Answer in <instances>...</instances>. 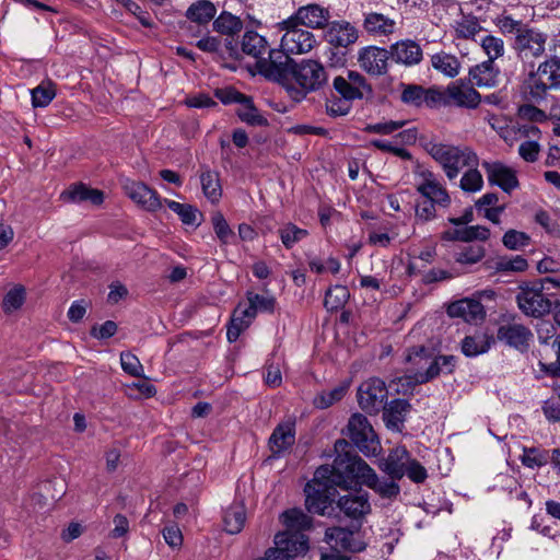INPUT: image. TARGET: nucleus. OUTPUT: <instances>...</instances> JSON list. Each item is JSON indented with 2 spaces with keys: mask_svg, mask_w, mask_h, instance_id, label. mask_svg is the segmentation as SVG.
<instances>
[{
  "mask_svg": "<svg viewBox=\"0 0 560 560\" xmlns=\"http://www.w3.org/2000/svg\"><path fill=\"white\" fill-rule=\"evenodd\" d=\"M481 47L488 56L489 60H495L503 55V40L499 37L487 35L481 40Z\"/></svg>",
  "mask_w": 560,
  "mask_h": 560,
  "instance_id": "60",
  "label": "nucleus"
},
{
  "mask_svg": "<svg viewBox=\"0 0 560 560\" xmlns=\"http://www.w3.org/2000/svg\"><path fill=\"white\" fill-rule=\"evenodd\" d=\"M424 150L439 163L446 177L453 180L464 167L478 165V156L469 147L446 144L436 141H428Z\"/></svg>",
  "mask_w": 560,
  "mask_h": 560,
  "instance_id": "2",
  "label": "nucleus"
},
{
  "mask_svg": "<svg viewBox=\"0 0 560 560\" xmlns=\"http://www.w3.org/2000/svg\"><path fill=\"white\" fill-rule=\"evenodd\" d=\"M503 245L510 250H520L530 243V236L517 230H509L502 237Z\"/></svg>",
  "mask_w": 560,
  "mask_h": 560,
  "instance_id": "51",
  "label": "nucleus"
},
{
  "mask_svg": "<svg viewBox=\"0 0 560 560\" xmlns=\"http://www.w3.org/2000/svg\"><path fill=\"white\" fill-rule=\"evenodd\" d=\"M546 37L533 30H523L515 37V48L526 57H538L545 51Z\"/></svg>",
  "mask_w": 560,
  "mask_h": 560,
  "instance_id": "27",
  "label": "nucleus"
},
{
  "mask_svg": "<svg viewBox=\"0 0 560 560\" xmlns=\"http://www.w3.org/2000/svg\"><path fill=\"white\" fill-rule=\"evenodd\" d=\"M366 476L363 485L373 490L381 499L387 500L390 503L399 497L401 489L398 481L400 479L386 475L380 477L373 468H371Z\"/></svg>",
  "mask_w": 560,
  "mask_h": 560,
  "instance_id": "21",
  "label": "nucleus"
},
{
  "mask_svg": "<svg viewBox=\"0 0 560 560\" xmlns=\"http://www.w3.org/2000/svg\"><path fill=\"white\" fill-rule=\"evenodd\" d=\"M346 393H347L346 386H342V385L336 386L335 388H332L328 392H323V393L318 394L314 398V405L317 408L326 409V408L330 407L331 405H334L335 402L341 400L343 398V396L346 395Z\"/></svg>",
  "mask_w": 560,
  "mask_h": 560,
  "instance_id": "52",
  "label": "nucleus"
},
{
  "mask_svg": "<svg viewBox=\"0 0 560 560\" xmlns=\"http://www.w3.org/2000/svg\"><path fill=\"white\" fill-rule=\"evenodd\" d=\"M517 289L515 301L525 316L541 318L551 312L553 305L551 294L542 289L540 281H523Z\"/></svg>",
  "mask_w": 560,
  "mask_h": 560,
  "instance_id": "4",
  "label": "nucleus"
},
{
  "mask_svg": "<svg viewBox=\"0 0 560 560\" xmlns=\"http://www.w3.org/2000/svg\"><path fill=\"white\" fill-rule=\"evenodd\" d=\"M248 304L240 303L236 306V314H243V318L253 320L257 313H273L276 299L271 295H261L254 292H247Z\"/></svg>",
  "mask_w": 560,
  "mask_h": 560,
  "instance_id": "23",
  "label": "nucleus"
},
{
  "mask_svg": "<svg viewBox=\"0 0 560 560\" xmlns=\"http://www.w3.org/2000/svg\"><path fill=\"white\" fill-rule=\"evenodd\" d=\"M217 13L215 5L209 0H199L187 9L186 16L198 24L209 23Z\"/></svg>",
  "mask_w": 560,
  "mask_h": 560,
  "instance_id": "37",
  "label": "nucleus"
},
{
  "mask_svg": "<svg viewBox=\"0 0 560 560\" xmlns=\"http://www.w3.org/2000/svg\"><path fill=\"white\" fill-rule=\"evenodd\" d=\"M327 27L325 38L335 47L347 48L358 39L357 28L347 21H332Z\"/></svg>",
  "mask_w": 560,
  "mask_h": 560,
  "instance_id": "22",
  "label": "nucleus"
},
{
  "mask_svg": "<svg viewBox=\"0 0 560 560\" xmlns=\"http://www.w3.org/2000/svg\"><path fill=\"white\" fill-rule=\"evenodd\" d=\"M328 474L327 467H318L313 479L304 487L305 508L310 513L322 516L334 515L338 491L337 487L328 480Z\"/></svg>",
  "mask_w": 560,
  "mask_h": 560,
  "instance_id": "3",
  "label": "nucleus"
},
{
  "mask_svg": "<svg viewBox=\"0 0 560 560\" xmlns=\"http://www.w3.org/2000/svg\"><path fill=\"white\" fill-rule=\"evenodd\" d=\"M483 179L477 166L469 167L460 178L459 187L467 192H475L482 188Z\"/></svg>",
  "mask_w": 560,
  "mask_h": 560,
  "instance_id": "55",
  "label": "nucleus"
},
{
  "mask_svg": "<svg viewBox=\"0 0 560 560\" xmlns=\"http://www.w3.org/2000/svg\"><path fill=\"white\" fill-rule=\"evenodd\" d=\"M517 116L522 120L532 122H544L547 120L546 113L533 104L521 105L517 109Z\"/></svg>",
  "mask_w": 560,
  "mask_h": 560,
  "instance_id": "64",
  "label": "nucleus"
},
{
  "mask_svg": "<svg viewBox=\"0 0 560 560\" xmlns=\"http://www.w3.org/2000/svg\"><path fill=\"white\" fill-rule=\"evenodd\" d=\"M217 98L224 105L243 104L247 102V95L238 92L236 89L229 86L224 89H217L214 92Z\"/></svg>",
  "mask_w": 560,
  "mask_h": 560,
  "instance_id": "63",
  "label": "nucleus"
},
{
  "mask_svg": "<svg viewBox=\"0 0 560 560\" xmlns=\"http://www.w3.org/2000/svg\"><path fill=\"white\" fill-rule=\"evenodd\" d=\"M357 530V528L351 530L340 526L329 527L325 532V540L337 550L341 549L352 553L362 552L366 549V542L355 535Z\"/></svg>",
  "mask_w": 560,
  "mask_h": 560,
  "instance_id": "13",
  "label": "nucleus"
},
{
  "mask_svg": "<svg viewBox=\"0 0 560 560\" xmlns=\"http://www.w3.org/2000/svg\"><path fill=\"white\" fill-rule=\"evenodd\" d=\"M166 206L175 212L180 221L186 225H199L198 217H201L199 210L189 203H180L174 200L164 199Z\"/></svg>",
  "mask_w": 560,
  "mask_h": 560,
  "instance_id": "42",
  "label": "nucleus"
},
{
  "mask_svg": "<svg viewBox=\"0 0 560 560\" xmlns=\"http://www.w3.org/2000/svg\"><path fill=\"white\" fill-rule=\"evenodd\" d=\"M520 460L526 468L535 469L552 465V450L540 446L524 447Z\"/></svg>",
  "mask_w": 560,
  "mask_h": 560,
  "instance_id": "34",
  "label": "nucleus"
},
{
  "mask_svg": "<svg viewBox=\"0 0 560 560\" xmlns=\"http://www.w3.org/2000/svg\"><path fill=\"white\" fill-rule=\"evenodd\" d=\"M411 404L401 398H395L389 402H385L381 409L383 411V421L386 428L394 432H401L407 415L411 411Z\"/></svg>",
  "mask_w": 560,
  "mask_h": 560,
  "instance_id": "20",
  "label": "nucleus"
},
{
  "mask_svg": "<svg viewBox=\"0 0 560 560\" xmlns=\"http://www.w3.org/2000/svg\"><path fill=\"white\" fill-rule=\"evenodd\" d=\"M486 269L493 270L495 273L524 272L528 269V261L521 255L500 256L495 260H487Z\"/></svg>",
  "mask_w": 560,
  "mask_h": 560,
  "instance_id": "32",
  "label": "nucleus"
},
{
  "mask_svg": "<svg viewBox=\"0 0 560 560\" xmlns=\"http://www.w3.org/2000/svg\"><path fill=\"white\" fill-rule=\"evenodd\" d=\"M402 92L400 101L409 106L421 107L423 105L424 88L418 84H400Z\"/></svg>",
  "mask_w": 560,
  "mask_h": 560,
  "instance_id": "50",
  "label": "nucleus"
},
{
  "mask_svg": "<svg viewBox=\"0 0 560 560\" xmlns=\"http://www.w3.org/2000/svg\"><path fill=\"white\" fill-rule=\"evenodd\" d=\"M201 188L203 195L211 201L217 202L222 196L219 174L207 168L200 175Z\"/></svg>",
  "mask_w": 560,
  "mask_h": 560,
  "instance_id": "41",
  "label": "nucleus"
},
{
  "mask_svg": "<svg viewBox=\"0 0 560 560\" xmlns=\"http://www.w3.org/2000/svg\"><path fill=\"white\" fill-rule=\"evenodd\" d=\"M330 13L328 9L323 8L317 3H310L300 7L294 14L287 20L283 24L293 27L295 24L304 25L308 28H325L329 24Z\"/></svg>",
  "mask_w": 560,
  "mask_h": 560,
  "instance_id": "11",
  "label": "nucleus"
},
{
  "mask_svg": "<svg viewBox=\"0 0 560 560\" xmlns=\"http://www.w3.org/2000/svg\"><path fill=\"white\" fill-rule=\"evenodd\" d=\"M211 223L214 230V233L221 244L226 245L230 243V240L234 237V232L230 228L228 221L221 212H215L211 218Z\"/></svg>",
  "mask_w": 560,
  "mask_h": 560,
  "instance_id": "53",
  "label": "nucleus"
},
{
  "mask_svg": "<svg viewBox=\"0 0 560 560\" xmlns=\"http://www.w3.org/2000/svg\"><path fill=\"white\" fill-rule=\"evenodd\" d=\"M269 49L266 38L255 31H247L241 40V50L259 61Z\"/></svg>",
  "mask_w": 560,
  "mask_h": 560,
  "instance_id": "33",
  "label": "nucleus"
},
{
  "mask_svg": "<svg viewBox=\"0 0 560 560\" xmlns=\"http://www.w3.org/2000/svg\"><path fill=\"white\" fill-rule=\"evenodd\" d=\"M553 88L539 69L536 73H532L525 83L524 98L530 103H540L546 100L547 92Z\"/></svg>",
  "mask_w": 560,
  "mask_h": 560,
  "instance_id": "31",
  "label": "nucleus"
},
{
  "mask_svg": "<svg viewBox=\"0 0 560 560\" xmlns=\"http://www.w3.org/2000/svg\"><path fill=\"white\" fill-rule=\"evenodd\" d=\"M485 255L486 249L482 245L470 244L455 254V261L460 265H474L480 261Z\"/></svg>",
  "mask_w": 560,
  "mask_h": 560,
  "instance_id": "48",
  "label": "nucleus"
},
{
  "mask_svg": "<svg viewBox=\"0 0 560 560\" xmlns=\"http://www.w3.org/2000/svg\"><path fill=\"white\" fill-rule=\"evenodd\" d=\"M332 88L337 94L346 101H357L364 97V93L352 83L343 79L342 75H336L332 79Z\"/></svg>",
  "mask_w": 560,
  "mask_h": 560,
  "instance_id": "46",
  "label": "nucleus"
},
{
  "mask_svg": "<svg viewBox=\"0 0 560 560\" xmlns=\"http://www.w3.org/2000/svg\"><path fill=\"white\" fill-rule=\"evenodd\" d=\"M25 301V289L22 285H16L9 290L2 301V308L5 313H11L19 310Z\"/></svg>",
  "mask_w": 560,
  "mask_h": 560,
  "instance_id": "54",
  "label": "nucleus"
},
{
  "mask_svg": "<svg viewBox=\"0 0 560 560\" xmlns=\"http://www.w3.org/2000/svg\"><path fill=\"white\" fill-rule=\"evenodd\" d=\"M493 337L478 331L466 336L460 343L462 352L467 358H475L489 351L493 343Z\"/></svg>",
  "mask_w": 560,
  "mask_h": 560,
  "instance_id": "30",
  "label": "nucleus"
},
{
  "mask_svg": "<svg viewBox=\"0 0 560 560\" xmlns=\"http://www.w3.org/2000/svg\"><path fill=\"white\" fill-rule=\"evenodd\" d=\"M242 28L243 22L241 19L230 12H222L213 21V30L220 34L233 36L234 34L241 32Z\"/></svg>",
  "mask_w": 560,
  "mask_h": 560,
  "instance_id": "43",
  "label": "nucleus"
},
{
  "mask_svg": "<svg viewBox=\"0 0 560 560\" xmlns=\"http://www.w3.org/2000/svg\"><path fill=\"white\" fill-rule=\"evenodd\" d=\"M245 521L246 512L244 505L241 503H233L224 511L223 525L228 534H238L243 529Z\"/></svg>",
  "mask_w": 560,
  "mask_h": 560,
  "instance_id": "35",
  "label": "nucleus"
},
{
  "mask_svg": "<svg viewBox=\"0 0 560 560\" xmlns=\"http://www.w3.org/2000/svg\"><path fill=\"white\" fill-rule=\"evenodd\" d=\"M446 97L448 106L469 109L477 108L482 101L480 93L462 80L452 82L447 85Z\"/></svg>",
  "mask_w": 560,
  "mask_h": 560,
  "instance_id": "16",
  "label": "nucleus"
},
{
  "mask_svg": "<svg viewBox=\"0 0 560 560\" xmlns=\"http://www.w3.org/2000/svg\"><path fill=\"white\" fill-rule=\"evenodd\" d=\"M295 443V420L280 422L272 431L269 438V450L272 457H280L285 451Z\"/></svg>",
  "mask_w": 560,
  "mask_h": 560,
  "instance_id": "19",
  "label": "nucleus"
},
{
  "mask_svg": "<svg viewBox=\"0 0 560 560\" xmlns=\"http://www.w3.org/2000/svg\"><path fill=\"white\" fill-rule=\"evenodd\" d=\"M431 62L434 69L450 78L458 74L459 61L455 56L445 52L435 54L432 56Z\"/></svg>",
  "mask_w": 560,
  "mask_h": 560,
  "instance_id": "45",
  "label": "nucleus"
},
{
  "mask_svg": "<svg viewBox=\"0 0 560 560\" xmlns=\"http://www.w3.org/2000/svg\"><path fill=\"white\" fill-rule=\"evenodd\" d=\"M119 4H121L128 12L133 14L140 24L144 27H152L153 22L151 15L148 11L143 10L138 3L133 0H117Z\"/></svg>",
  "mask_w": 560,
  "mask_h": 560,
  "instance_id": "61",
  "label": "nucleus"
},
{
  "mask_svg": "<svg viewBox=\"0 0 560 560\" xmlns=\"http://www.w3.org/2000/svg\"><path fill=\"white\" fill-rule=\"evenodd\" d=\"M482 167L486 171L488 182L491 185L499 186L504 192L511 194L520 186L515 171L503 163L483 162Z\"/></svg>",
  "mask_w": 560,
  "mask_h": 560,
  "instance_id": "17",
  "label": "nucleus"
},
{
  "mask_svg": "<svg viewBox=\"0 0 560 560\" xmlns=\"http://www.w3.org/2000/svg\"><path fill=\"white\" fill-rule=\"evenodd\" d=\"M423 105L430 108L448 106L446 89L440 90L438 88H424Z\"/></svg>",
  "mask_w": 560,
  "mask_h": 560,
  "instance_id": "62",
  "label": "nucleus"
},
{
  "mask_svg": "<svg viewBox=\"0 0 560 560\" xmlns=\"http://www.w3.org/2000/svg\"><path fill=\"white\" fill-rule=\"evenodd\" d=\"M120 364L124 372L135 377H143V366L140 360L130 352H121Z\"/></svg>",
  "mask_w": 560,
  "mask_h": 560,
  "instance_id": "59",
  "label": "nucleus"
},
{
  "mask_svg": "<svg viewBox=\"0 0 560 560\" xmlns=\"http://www.w3.org/2000/svg\"><path fill=\"white\" fill-rule=\"evenodd\" d=\"M336 457L332 465H322L328 468V480L341 489H351L363 485L371 466L362 459L345 439L335 442Z\"/></svg>",
  "mask_w": 560,
  "mask_h": 560,
  "instance_id": "1",
  "label": "nucleus"
},
{
  "mask_svg": "<svg viewBox=\"0 0 560 560\" xmlns=\"http://www.w3.org/2000/svg\"><path fill=\"white\" fill-rule=\"evenodd\" d=\"M348 436L351 442L365 455H376L381 445L378 438L368 418L362 413H354L348 421Z\"/></svg>",
  "mask_w": 560,
  "mask_h": 560,
  "instance_id": "7",
  "label": "nucleus"
},
{
  "mask_svg": "<svg viewBox=\"0 0 560 560\" xmlns=\"http://www.w3.org/2000/svg\"><path fill=\"white\" fill-rule=\"evenodd\" d=\"M268 56L256 61L257 72L266 79L284 84L291 81L293 65L295 61L282 47L281 49L269 48Z\"/></svg>",
  "mask_w": 560,
  "mask_h": 560,
  "instance_id": "6",
  "label": "nucleus"
},
{
  "mask_svg": "<svg viewBox=\"0 0 560 560\" xmlns=\"http://www.w3.org/2000/svg\"><path fill=\"white\" fill-rule=\"evenodd\" d=\"M307 235V230L301 229L293 223H288L279 230V236L287 249L292 248L296 243L305 238Z\"/></svg>",
  "mask_w": 560,
  "mask_h": 560,
  "instance_id": "49",
  "label": "nucleus"
},
{
  "mask_svg": "<svg viewBox=\"0 0 560 560\" xmlns=\"http://www.w3.org/2000/svg\"><path fill=\"white\" fill-rule=\"evenodd\" d=\"M32 105L34 107H46L56 96V91L51 81L42 82L32 90Z\"/></svg>",
  "mask_w": 560,
  "mask_h": 560,
  "instance_id": "47",
  "label": "nucleus"
},
{
  "mask_svg": "<svg viewBox=\"0 0 560 560\" xmlns=\"http://www.w3.org/2000/svg\"><path fill=\"white\" fill-rule=\"evenodd\" d=\"M124 189L126 195L145 211L156 212L162 208L163 200L159 192L142 182H128Z\"/></svg>",
  "mask_w": 560,
  "mask_h": 560,
  "instance_id": "14",
  "label": "nucleus"
},
{
  "mask_svg": "<svg viewBox=\"0 0 560 560\" xmlns=\"http://www.w3.org/2000/svg\"><path fill=\"white\" fill-rule=\"evenodd\" d=\"M545 355L553 354L556 361L549 363L540 362L542 369L551 376H560V334L553 338L552 346L544 349Z\"/></svg>",
  "mask_w": 560,
  "mask_h": 560,
  "instance_id": "56",
  "label": "nucleus"
},
{
  "mask_svg": "<svg viewBox=\"0 0 560 560\" xmlns=\"http://www.w3.org/2000/svg\"><path fill=\"white\" fill-rule=\"evenodd\" d=\"M498 74L494 61L489 59L469 70V75L478 86H493Z\"/></svg>",
  "mask_w": 560,
  "mask_h": 560,
  "instance_id": "36",
  "label": "nucleus"
},
{
  "mask_svg": "<svg viewBox=\"0 0 560 560\" xmlns=\"http://www.w3.org/2000/svg\"><path fill=\"white\" fill-rule=\"evenodd\" d=\"M363 26L365 31L373 35H388L394 32L395 22L381 13H369Z\"/></svg>",
  "mask_w": 560,
  "mask_h": 560,
  "instance_id": "38",
  "label": "nucleus"
},
{
  "mask_svg": "<svg viewBox=\"0 0 560 560\" xmlns=\"http://www.w3.org/2000/svg\"><path fill=\"white\" fill-rule=\"evenodd\" d=\"M350 299L349 289L346 285H335L330 288L325 295L324 306L329 312L338 311L343 307Z\"/></svg>",
  "mask_w": 560,
  "mask_h": 560,
  "instance_id": "44",
  "label": "nucleus"
},
{
  "mask_svg": "<svg viewBox=\"0 0 560 560\" xmlns=\"http://www.w3.org/2000/svg\"><path fill=\"white\" fill-rule=\"evenodd\" d=\"M281 30L285 33L281 38V47L289 54H305L308 52L315 45V36L312 32L300 28V24H295L290 27L283 24V21L279 24Z\"/></svg>",
  "mask_w": 560,
  "mask_h": 560,
  "instance_id": "12",
  "label": "nucleus"
},
{
  "mask_svg": "<svg viewBox=\"0 0 560 560\" xmlns=\"http://www.w3.org/2000/svg\"><path fill=\"white\" fill-rule=\"evenodd\" d=\"M328 77L327 70L317 60L295 61L291 80L300 86V90L293 89L296 94L294 98L300 101L305 98L308 93L319 91L327 84Z\"/></svg>",
  "mask_w": 560,
  "mask_h": 560,
  "instance_id": "5",
  "label": "nucleus"
},
{
  "mask_svg": "<svg viewBox=\"0 0 560 560\" xmlns=\"http://www.w3.org/2000/svg\"><path fill=\"white\" fill-rule=\"evenodd\" d=\"M441 362L439 361V358L435 357L425 372H418L413 375H405L396 378L395 381H397L401 386V388L398 387L396 390L406 395L408 390L413 388L416 385L424 384L434 380L441 374Z\"/></svg>",
  "mask_w": 560,
  "mask_h": 560,
  "instance_id": "28",
  "label": "nucleus"
},
{
  "mask_svg": "<svg viewBox=\"0 0 560 560\" xmlns=\"http://www.w3.org/2000/svg\"><path fill=\"white\" fill-rule=\"evenodd\" d=\"M417 191L436 206L446 208L451 205L447 190L433 178L432 173H429L424 182L417 187Z\"/></svg>",
  "mask_w": 560,
  "mask_h": 560,
  "instance_id": "29",
  "label": "nucleus"
},
{
  "mask_svg": "<svg viewBox=\"0 0 560 560\" xmlns=\"http://www.w3.org/2000/svg\"><path fill=\"white\" fill-rule=\"evenodd\" d=\"M336 509L357 523L359 529L364 517L371 512V503L368 492L348 493L341 495L336 502Z\"/></svg>",
  "mask_w": 560,
  "mask_h": 560,
  "instance_id": "10",
  "label": "nucleus"
},
{
  "mask_svg": "<svg viewBox=\"0 0 560 560\" xmlns=\"http://www.w3.org/2000/svg\"><path fill=\"white\" fill-rule=\"evenodd\" d=\"M60 199L65 202L81 203L89 201L94 206H100L104 201V194L100 189L91 188L84 183H77L69 186L60 194Z\"/></svg>",
  "mask_w": 560,
  "mask_h": 560,
  "instance_id": "24",
  "label": "nucleus"
},
{
  "mask_svg": "<svg viewBox=\"0 0 560 560\" xmlns=\"http://www.w3.org/2000/svg\"><path fill=\"white\" fill-rule=\"evenodd\" d=\"M387 395L385 382L378 377H371L359 386L358 402L366 413L376 415L384 407Z\"/></svg>",
  "mask_w": 560,
  "mask_h": 560,
  "instance_id": "8",
  "label": "nucleus"
},
{
  "mask_svg": "<svg viewBox=\"0 0 560 560\" xmlns=\"http://www.w3.org/2000/svg\"><path fill=\"white\" fill-rule=\"evenodd\" d=\"M282 522L288 529L295 530L296 533L311 529L313 526L312 517L300 509L285 511L282 514Z\"/></svg>",
  "mask_w": 560,
  "mask_h": 560,
  "instance_id": "40",
  "label": "nucleus"
},
{
  "mask_svg": "<svg viewBox=\"0 0 560 560\" xmlns=\"http://www.w3.org/2000/svg\"><path fill=\"white\" fill-rule=\"evenodd\" d=\"M236 115L249 126L267 127L269 125L268 119L259 113L250 96H247V102L241 104Z\"/></svg>",
  "mask_w": 560,
  "mask_h": 560,
  "instance_id": "39",
  "label": "nucleus"
},
{
  "mask_svg": "<svg viewBox=\"0 0 560 560\" xmlns=\"http://www.w3.org/2000/svg\"><path fill=\"white\" fill-rule=\"evenodd\" d=\"M540 73L553 86H560V60L552 58L538 67Z\"/></svg>",
  "mask_w": 560,
  "mask_h": 560,
  "instance_id": "58",
  "label": "nucleus"
},
{
  "mask_svg": "<svg viewBox=\"0 0 560 560\" xmlns=\"http://www.w3.org/2000/svg\"><path fill=\"white\" fill-rule=\"evenodd\" d=\"M252 320L248 318H243V314H236V308L234 310L233 316L231 318L230 325L226 330V338L229 342H235L241 332L250 325Z\"/></svg>",
  "mask_w": 560,
  "mask_h": 560,
  "instance_id": "57",
  "label": "nucleus"
},
{
  "mask_svg": "<svg viewBox=\"0 0 560 560\" xmlns=\"http://www.w3.org/2000/svg\"><path fill=\"white\" fill-rule=\"evenodd\" d=\"M390 60L405 66H413L421 61L422 49L411 39L400 40L389 48Z\"/></svg>",
  "mask_w": 560,
  "mask_h": 560,
  "instance_id": "25",
  "label": "nucleus"
},
{
  "mask_svg": "<svg viewBox=\"0 0 560 560\" xmlns=\"http://www.w3.org/2000/svg\"><path fill=\"white\" fill-rule=\"evenodd\" d=\"M533 337L534 335L527 326L517 323L501 325L497 331L499 341L520 352L528 351Z\"/></svg>",
  "mask_w": 560,
  "mask_h": 560,
  "instance_id": "15",
  "label": "nucleus"
},
{
  "mask_svg": "<svg viewBox=\"0 0 560 560\" xmlns=\"http://www.w3.org/2000/svg\"><path fill=\"white\" fill-rule=\"evenodd\" d=\"M447 313L452 317H462L469 323L482 320L486 315L481 302L474 299H463L452 303L448 306Z\"/></svg>",
  "mask_w": 560,
  "mask_h": 560,
  "instance_id": "26",
  "label": "nucleus"
},
{
  "mask_svg": "<svg viewBox=\"0 0 560 560\" xmlns=\"http://www.w3.org/2000/svg\"><path fill=\"white\" fill-rule=\"evenodd\" d=\"M389 50L378 46H366L359 50L358 62L361 69L371 77H382L388 72L390 65Z\"/></svg>",
  "mask_w": 560,
  "mask_h": 560,
  "instance_id": "9",
  "label": "nucleus"
},
{
  "mask_svg": "<svg viewBox=\"0 0 560 560\" xmlns=\"http://www.w3.org/2000/svg\"><path fill=\"white\" fill-rule=\"evenodd\" d=\"M411 457L410 452L402 445L389 451L386 457L380 459L378 468L386 476L402 479L406 475V466Z\"/></svg>",
  "mask_w": 560,
  "mask_h": 560,
  "instance_id": "18",
  "label": "nucleus"
}]
</instances>
